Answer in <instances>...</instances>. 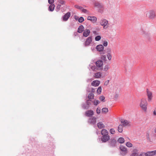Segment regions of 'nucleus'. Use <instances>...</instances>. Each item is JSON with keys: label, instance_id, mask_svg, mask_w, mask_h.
<instances>
[{"label": "nucleus", "instance_id": "49530a36", "mask_svg": "<svg viewBox=\"0 0 156 156\" xmlns=\"http://www.w3.org/2000/svg\"><path fill=\"white\" fill-rule=\"evenodd\" d=\"M108 44V42L106 41H104L103 43V45L104 46L106 47L107 46Z\"/></svg>", "mask_w": 156, "mask_h": 156}, {"label": "nucleus", "instance_id": "72a5a7b5", "mask_svg": "<svg viewBox=\"0 0 156 156\" xmlns=\"http://www.w3.org/2000/svg\"><path fill=\"white\" fill-rule=\"evenodd\" d=\"M99 99L101 101H102L103 102L105 101V97L103 96H101L99 97Z\"/></svg>", "mask_w": 156, "mask_h": 156}, {"label": "nucleus", "instance_id": "4468645a", "mask_svg": "<svg viewBox=\"0 0 156 156\" xmlns=\"http://www.w3.org/2000/svg\"><path fill=\"white\" fill-rule=\"evenodd\" d=\"M100 83L99 80H96L93 81L91 83V85L94 87L98 86Z\"/></svg>", "mask_w": 156, "mask_h": 156}, {"label": "nucleus", "instance_id": "c85d7f7f", "mask_svg": "<svg viewBox=\"0 0 156 156\" xmlns=\"http://www.w3.org/2000/svg\"><path fill=\"white\" fill-rule=\"evenodd\" d=\"M108 112V109L107 108H103L102 109V112L103 113H106Z\"/></svg>", "mask_w": 156, "mask_h": 156}, {"label": "nucleus", "instance_id": "b1692460", "mask_svg": "<svg viewBox=\"0 0 156 156\" xmlns=\"http://www.w3.org/2000/svg\"><path fill=\"white\" fill-rule=\"evenodd\" d=\"M55 5L54 4H51L49 7V10L50 11H53L55 9Z\"/></svg>", "mask_w": 156, "mask_h": 156}, {"label": "nucleus", "instance_id": "dca6fc26", "mask_svg": "<svg viewBox=\"0 0 156 156\" xmlns=\"http://www.w3.org/2000/svg\"><path fill=\"white\" fill-rule=\"evenodd\" d=\"M87 19L93 23H95L97 20V18L95 16H88L87 18Z\"/></svg>", "mask_w": 156, "mask_h": 156}, {"label": "nucleus", "instance_id": "864d4df0", "mask_svg": "<svg viewBox=\"0 0 156 156\" xmlns=\"http://www.w3.org/2000/svg\"><path fill=\"white\" fill-rule=\"evenodd\" d=\"M91 69L94 70L95 69V66H92V67H91Z\"/></svg>", "mask_w": 156, "mask_h": 156}, {"label": "nucleus", "instance_id": "2eb2a0df", "mask_svg": "<svg viewBox=\"0 0 156 156\" xmlns=\"http://www.w3.org/2000/svg\"><path fill=\"white\" fill-rule=\"evenodd\" d=\"M94 115V112L91 110H89L85 112V115L88 117H91Z\"/></svg>", "mask_w": 156, "mask_h": 156}, {"label": "nucleus", "instance_id": "20e7f679", "mask_svg": "<svg viewBox=\"0 0 156 156\" xmlns=\"http://www.w3.org/2000/svg\"><path fill=\"white\" fill-rule=\"evenodd\" d=\"M147 100L148 101H151L153 97L152 93L148 89H147Z\"/></svg>", "mask_w": 156, "mask_h": 156}, {"label": "nucleus", "instance_id": "39448f33", "mask_svg": "<svg viewBox=\"0 0 156 156\" xmlns=\"http://www.w3.org/2000/svg\"><path fill=\"white\" fill-rule=\"evenodd\" d=\"M95 64L97 67L98 68L97 69H102L103 65V62L101 60H98L96 62Z\"/></svg>", "mask_w": 156, "mask_h": 156}, {"label": "nucleus", "instance_id": "6ab92c4d", "mask_svg": "<svg viewBox=\"0 0 156 156\" xmlns=\"http://www.w3.org/2000/svg\"><path fill=\"white\" fill-rule=\"evenodd\" d=\"M96 48L98 51H101L103 50L104 47L102 45L99 44L96 46Z\"/></svg>", "mask_w": 156, "mask_h": 156}, {"label": "nucleus", "instance_id": "f257e3e1", "mask_svg": "<svg viewBox=\"0 0 156 156\" xmlns=\"http://www.w3.org/2000/svg\"><path fill=\"white\" fill-rule=\"evenodd\" d=\"M148 103L146 99L142 98L140 100V106L141 109L144 112H146L147 111Z\"/></svg>", "mask_w": 156, "mask_h": 156}, {"label": "nucleus", "instance_id": "603ef678", "mask_svg": "<svg viewBox=\"0 0 156 156\" xmlns=\"http://www.w3.org/2000/svg\"><path fill=\"white\" fill-rule=\"evenodd\" d=\"M153 114L154 115H156V108L155 109L154 111Z\"/></svg>", "mask_w": 156, "mask_h": 156}, {"label": "nucleus", "instance_id": "ddd939ff", "mask_svg": "<svg viewBox=\"0 0 156 156\" xmlns=\"http://www.w3.org/2000/svg\"><path fill=\"white\" fill-rule=\"evenodd\" d=\"M140 34L145 37H147L149 35V34L144 29H141L140 32Z\"/></svg>", "mask_w": 156, "mask_h": 156}, {"label": "nucleus", "instance_id": "6e6552de", "mask_svg": "<svg viewBox=\"0 0 156 156\" xmlns=\"http://www.w3.org/2000/svg\"><path fill=\"white\" fill-rule=\"evenodd\" d=\"M110 137L108 135L102 136L101 138V140L103 142H106L110 140Z\"/></svg>", "mask_w": 156, "mask_h": 156}, {"label": "nucleus", "instance_id": "c756f323", "mask_svg": "<svg viewBox=\"0 0 156 156\" xmlns=\"http://www.w3.org/2000/svg\"><path fill=\"white\" fill-rule=\"evenodd\" d=\"M101 90H102L101 87L100 86V87H99L98 88V89L97 91V92L98 94H100L101 92Z\"/></svg>", "mask_w": 156, "mask_h": 156}, {"label": "nucleus", "instance_id": "c03bdc74", "mask_svg": "<svg viewBox=\"0 0 156 156\" xmlns=\"http://www.w3.org/2000/svg\"><path fill=\"white\" fill-rule=\"evenodd\" d=\"M101 58L103 60L106 61V57L105 55H102L101 57Z\"/></svg>", "mask_w": 156, "mask_h": 156}, {"label": "nucleus", "instance_id": "f03ea898", "mask_svg": "<svg viewBox=\"0 0 156 156\" xmlns=\"http://www.w3.org/2000/svg\"><path fill=\"white\" fill-rule=\"evenodd\" d=\"M100 24L105 29L107 28L109 26V23L108 21L105 19H102L100 22Z\"/></svg>", "mask_w": 156, "mask_h": 156}, {"label": "nucleus", "instance_id": "9b49d317", "mask_svg": "<svg viewBox=\"0 0 156 156\" xmlns=\"http://www.w3.org/2000/svg\"><path fill=\"white\" fill-rule=\"evenodd\" d=\"M121 123L123 126H129L131 125L130 122L126 120H121Z\"/></svg>", "mask_w": 156, "mask_h": 156}, {"label": "nucleus", "instance_id": "0eeeda50", "mask_svg": "<svg viewBox=\"0 0 156 156\" xmlns=\"http://www.w3.org/2000/svg\"><path fill=\"white\" fill-rule=\"evenodd\" d=\"M66 4V2L63 0H58V4L56 6V9L59 10L61 7V5H63Z\"/></svg>", "mask_w": 156, "mask_h": 156}, {"label": "nucleus", "instance_id": "c9c22d12", "mask_svg": "<svg viewBox=\"0 0 156 156\" xmlns=\"http://www.w3.org/2000/svg\"><path fill=\"white\" fill-rule=\"evenodd\" d=\"M101 39V37L100 36L98 35L96 37H95V40L96 41H99Z\"/></svg>", "mask_w": 156, "mask_h": 156}, {"label": "nucleus", "instance_id": "aec40b11", "mask_svg": "<svg viewBox=\"0 0 156 156\" xmlns=\"http://www.w3.org/2000/svg\"><path fill=\"white\" fill-rule=\"evenodd\" d=\"M102 76L101 73L100 72H98L95 73L94 77L96 78H99Z\"/></svg>", "mask_w": 156, "mask_h": 156}, {"label": "nucleus", "instance_id": "2f4dec72", "mask_svg": "<svg viewBox=\"0 0 156 156\" xmlns=\"http://www.w3.org/2000/svg\"><path fill=\"white\" fill-rule=\"evenodd\" d=\"M126 145L129 147H132L133 146V144L129 142H127L126 143Z\"/></svg>", "mask_w": 156, "mask_h": 156}, {"label": "nucleus", "instance_id": "7c9ffc66", "mask_svg": "<svg viewBox=\"0 0 156 156\" xmlns=\"http://www.w3.org/2000/svg\"><path fill=\"white\" fill-rule=\"evenodd\" d=\"M107 57L109 60H111L112 56L110 53H108L107 55Z\"/></svg>", "mask_w": 156, "mask_h": 156}, {"label": "nucleus", "instance_id": "412c9836", "mask_svg": "<svg viewBox=\"0 0 156 156\" xmlns=\"http://www.w3.org/2000/svg\"><path fill=\"white\" fill-rule=\"evenodd\" d=\"M101 133L102 136L108 135V131L105 129H102L101 131Z\"/></svg>", "mask_w": 156, "mask_h": 156}, {"label": "nucleus", "instance_id": "393cba45", "mask_svg": "<svg viewBox=\"0 0 156 156\" xmlns=\"http://www.w3.org/2000/svg\"><path fill=\"white\" fill-rule=\"evenodd\" d=\"M120 149L121 151L124 152H126L127 151L126 147L122 145L120 146Z\"/></svg>", "mask_w": 156, "mask_h": 156}, {"label": "nucleus", "instance_id": "58836bf2", "mask_svg": "<svg viewBox=\"0 0 156 156\" xmlns=\"http://www.w3.org/2000/svg\"><path fill=\"white\" fill-rule=\"evenodd\" d=\"M84 20L83 18L82 17H80L78 20V21L80 23H82L83 22Z\"/></svg>", "mask_w": 156, "mask_h": 156}, {"label": "nucleus", "instance_id": "ea45409f", "mask_svg": "<svg viewBox=\"0 0 156 156\" xmlns=\"http://www.w3.org/2000/svg\"><path fill=\"white\" fill-rule=\"evenodd\" d=\"M100 103V101L98 100H95L94 101V105H97Z\"/></svg>", "mask_w": 156, "mask_h": 156}, {"label": "nucleus", "instance_id": "9d476101", "mask_svg": "<svg viewBox=\"0 0 156 156\" xmlns=\"http://www.w3.org/2000/svg\"><path fill=\"white\" fill-rule=\"evenodd\" d=\"M71 13L70 12H67L62 17V20L63 21H67L70 16Z\"/></svg>", "mask_w": 156, "mask_h": 156}, {"label": "nucleus", "instance_id": "a211bd4d", "mask_svg": "<svg viewBox=\"0 0 156 156\" xmlns=\"http://www.w3.org/2000/svg\"><path fill=\"white\" fill-rule=\"evenodd\" d=\"M90 33V31L89 29H86L83 31V36L85 37H87L89 35Z\"/></svg>", "mask_w": 156, "mask_h": 156}, {"label": "nucleus", "instance_id": "473e14b6", "mask_svg": "<svg viewBox=\"0 0 156 156\" xmlns=\"http://www.w3.org/2000/svg\"><path fill=\"white\" fill-rule=\"evenodd\" d=\"M87 106L86 107L84 106L83 108L84 109H87L89 107V105L90 104V102H89V101H87Z\"/></svg>", "mask_w": 156, "mask_h": 156}, {"label": "nucleus", "instance_id": "423d86ee", "mask_svg": "<svg viewBox=\"0 0 156 156\" xmlns=\"http://www.w3.org/2000/svg\"><path fill=\"white\" fill-rule=\"evenodd\" d=\"M117 141L115 138H111L109 142V146L112 147H114L115 146Z\"/></svg>", "mask_w": 156, "mask_h": 156}, {"label": "nucleus", "instance_id": "4be33fe9", "mask_svg": "<svg viewBox=\"0 0 156 156\" xmlns=\"http://www.w3.org/2000/svg\"><path fill=\"white\" fill-rule=\"evenodd\" d=\"M97 126L98 128L101 129L104 128L105 127V125L102 122H99L97 124Z\"/></svg>", "mask_w": 156, "mask_h": 156}, {"label": "nucleus", "instance_id": "f8f14e48", "mask_svg": "<svg viewBox=\"0 0 156 156\" xmlns=\"http://www.w3.org/2000/svg\"><path fill=\"white\" fill-rule=\"evenodd\" d=\"M129 156H139L138 150L136 149H134Z\"/></svg>", "mask_w": 156, "mask_h": 156}, {"label": "nucleus", "instance_id": "1a4fd4ad", "mask_svg": "<svg viewBox=\"0 0 156 156\" xmlns=\"http://www.w3.org/2000/svg\"><path fill=\"white\" fill-rule=\"evenodd\" d=\"M92 41V37H89L84 42V45L85 46H89Z\"/></svg>", "mask_w": 156, "mask_h": 156}, {"label": "nucleus", "instance_id": "5701e85b", "mask_svg": "<svg viewBox=\"0 0 156 156\" xmlns=\"http://www.w3.org/2000/svg\"><path fill=\"white\" fill-rule=\"evenodd\" d=\"M84 30V27L83 25L80 26L78 29V32L79 33H81Z\"/></svg>", "mask_w": 156, "mask_h": 156}, {"label": "nucleus", "instance_id": "37998d69", "mask_svg": "<svg viewBox=\"0 0 156 156\" xmlns=\"http://www.w3.org/2000/svg\"><path fill=\"white\" fill-rule=\"evenodd\" d=\"M151 151H148L146 153L147 156H152Z\"/></svg>", "mask_w": 156, "mask_h": 156}, {"label": "nucleus", "instance_id": "cd10ccee", "mask_svg": "<svg viewBox=\"0 0 156 156\" xmlns=\"http://www.w3.org/2000/svg\"><path fill=\"white\" fill-rule=\"evenodd\" d=\"M94 97V94L92 93H90L88 95V98L89 99H93Z\"/></svg>", "mask_w": 156, "mask_h": 156}, {"label": "nucleus", "instance_id": "a878e982", "mask_svg": "<svg viewBox=\"0 0 156 156\" xmlns=\"http://www.w3.org/2000/svg\"><path fill=\"white\" fill-rule=\"evenodd\" d=\"M118 141L120 144H122L124 142V139L122 137L119 138L118 139Z\"/></svg>", "mask_w": 156, "mask_h": 156}, {"label": "nucleus", "instance_id": "de8ad7c7", "mask_svg": "<svg viewBox=\"0 0 156 156\" xmlns=\"http://www.w3.org/2000/svg\"><path fill=\"white\" fill-rule=\"evenodd\" d=\"M151 153H152V156H154V155L156 154V150L151 151Z\"/></svg>", "mask_w": 156, "mask_h": 156}, {"label": "nucleus", "instance_id": "f704fd0d", "mask_svg": "<svg viewBox=\"0 0 156 156\" xmlns=\"http://www.w3.org/2000/svg\"><path fill=\"white\" fill-rule=\"evenodd\" d=\"M109 68V67L108 65H105L104 68V70L105 71H107Z\"/></svg>", "mask_w": 156, "mask_h": 156}, {"label": "nucleus", "instance_id": "4c0bfd02", "mask_svg": "<svg viewBox=\"0 0 156 156\" xmlns=\"http://www.w3.org/2000/svg\"><path fill=\"white\" fill-rule=\"evenodd\" d=\"M74 7L77 9H82V7L78 5H74Z\"/></svg>", "mask_w": 156, "mask_h": 156}, {"label": "nucleus", "instance_id": "a19ab883", "mask_svg": "<svg viewBox=\"0 0 156 156\" xmlns=\"http://www.w3.org/2000/svg\"><path fill=\"white\" fill-rule=\"evenodd\" d=\"M81 10L82 11V12H84L85 13H88V12H89L88 11L85 9H84L82 8Z\"/></svg>", "mask_w": 156, "mask_h": 156}, {"label": "nucleus", "instance_id": "8fccbe9b", "mask_svg": "<svg viewBox=\"0 0 156 156\" xmlns=\"http://www.w3.org/2000/svg\"><path fill=\"white\" fill-rule=\"evenodd\" d=\"M109 80H107L104 83V85H107L109 83Z\"/></svg>", "mask_w": 156, "mask_h": 156}, {"label": "nucleus", "instance_id": "7ed1b4c3", "mask_svg": "<svg viewBox=\"0 0 156 156\" xmlns=\"http://www.w3.org/2000/svg\"><path fill=\"white\" fill-rule=\"evenodd\" d=\"M146 15L148 18L151 19H154L156 17L155 12L153 10H150L147 14Z\"/></svg>", "mask_w": 156, "mask_h": 156}, {"label": "nucleus", "instance_id": "3c124183", "mask_svg": "<svg viewBox=\"0 0 156 156\" xmlns=\"http://www.w3.org/2000/svg\"><path fill=\"white\" fill-rule=\"evenodd\" d=\"M74 19L76 20H79V17L77 16H74Z\"/></svg>", "mask_w": 156, "mask_h": 156}, {"label": "nucleus", "instance_id": "bb28decb", "mask_svg": "<svg viewBox=\"0 0 156 156\" xmlns=\"http://www.w3.org/2000/svg\"><path fill=\"white\" fill-rule=\"evenodd\" d=\"M122 125H120L118 127V131L120 133H122L123 131Z\"/></svg>", "mask_w": 156, "mask_h": 156}, {"label": "nucleus", "instance_id": "5fc2aeb1", "mask_svg": "<svg viewBox=\"0 0 156 156\" xmlns=\"http://www.w3.org/2000/svg\"><path fill=\"white\" fill-rule=\"evenodd\" d=\"M153 131L155 133H156V127L153 129Z\"/></svg>", "mask_w": 156, "mask_h": 156}, {"label": "nucleus", "instance_id": "f3484780", "mask_svg": "<svg viewBox=\"0 0 156 156\" xmlns=\"http://www.w3.org/2000/svg\"><path fill=\"white\" fill-rule=\"evenodd\" d=\"M96 122V118L95 117L90 118L89 120V122L90 124H94Z\"/></svg>", "mask_w": 156, "mask_h": 156}, {"label": "nucleus", "instance_id": "09e8293b", "mask_svg": "<svg viewBox=\"0 0 156 156\" xmlns=\"http://www.w3.org/2000/svg\"><path fill=\"white\" fill-rule=\"evenodd\" d=\"M54 1V0H48V3L50 4H53Z\"/></svg>", "mask_w": 156, "mask_h": 156}, {"label": "nucleus", "instance_id": "79ce46f5", "mask_svg": "<svg viewBox=\"0 0 156 156\" xmlns=\"http://www.w3.org/2000/svg\"><path fill=\"white\" fill-rule=\"evenodd\" d=\"M96 112L98 114H100L101 112V109L99 108L98 107L97 108L96 110Z\"/></svg>", "mask_w": 156, "mask_h": 156}, {"label": "nucleus", "instance_id": "e433bc0d", "mask_svg": "<svg viewBox=\"0 0 156 156\" xmlns=\"http://www.w3.org/2000/svg\"><path fill=\"white\" fill-rule=\"evenodd\" d=\"M110 132L111 134H115V131L114 129L112 128L110 130Z\"/></svg>", "mask_w": 156, "mask_h": 156}, {"label": "nucleus", "instance_id": "a18cd8bd", "mask_svg": "<svg viewBox=\"0 0 156 156\" xmlns=\"http://www.w3.org/2000/svg\"><path fill=\"white\" fill-rule=\"evenodd\" d=\"M139 156H147L146 153H141L139 155Z\"/></svg>", "mask_w": 156, "mask_h": 156}]
</instances>
